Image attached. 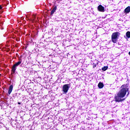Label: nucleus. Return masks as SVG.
I'll use <instances>...</instances> for the list:
<instances>
[{
    "label": "nucleus",
    "instance_id": "nucleus-7",
    "mask_svg": "<svg viewBox=\"0 0 130 130\" xmlns=\"http://www.w3.org/2000/svg\"><path fill=\"white\" fill-rule=\"evenodd\" d=\"M17 66H15V64H14L13 66H12V74H15V73H16V70H17Z\"/></svg>",
    "mask_w": 130,
    "mask_h": 130
},
{
    "label": "nucleus",
    "instance_id": "nucleus-4",
    "mask_svg": "<svg viewBox=\"0 0 130 130\" xmlns=\"http://www.w3.org/2000/svg\"><path fill=\"white\" fill-rule=\"evenodd\" d=\"M98 10L99 12H105V8H104V7H103L102 5H100L98 7Z\"/></svg>",
    "mask_w": 130,
    "mask_h": 130
},
{
    "label": "nucleus",
    "instance_id": "nucleus-9",
    "mask_svg": "<svg viewBox=\"0 0 130 130\" xmlns=\"http://www.w3.org/2000/svg\"><path fill=\"white\" fill-rule=\"evenodd\" d=\"M103 87H104V84H103V83L99 82V83L98 84V87L99 88V89H102Z\"/></svg>",
    "mask_w": 130,
    "mask_h": 130
},
{
    "label": "nucleus",
    "instance_id": "nucleus-14",
    "mask_svg": "<svg viewBox=\"0 0 130 130\" xmlns=\"http://www.w3.org/2000/svg\"><path fill=\"white\" fill-rule=\"evenodd\" d=\"M3 9V7H2V5H0V10H2Z\"/></svg>",
    "mask_w": 130,
    "mask_h": 130
},
{
    "label": "nucleus",
    "instance_id": "nucleus-10",
    "mask_svg": "<svg viewBox=\"0 0 130 130\" xmlns=\"http://www.w3.org/2000/svg\"><path fill=\"white\" fill-rule=\"evenodd\" d=\"M124 12H125V13H126L127 14H128V13H129V12H130V7L128 6L127 8H126L124 9Z\"/></svg>",
    "mask_w": 130,
    "mask_h": 130
},
{
    "label": "nucleus",
    "instance_id": "nucleus-5",
    "mask_svg": "<svg viewBox=\"0 0 130 130\" xmlns=\"http://www.w3.org/2000/svg\"><path fill=\"white\" fill-rule=\"evenodd\" d=\"M13 88H14V86H13V85H11L9 87L8 90V94L11 95V93H12V91H13Z\"/></svg>",
    "mask_w": 130,
    "mask_h": 130
},
{
    "label": "nucleus",
    "instance_id": "nucleus-1",
    "mask_svg": "<svg viewBox=\"0 0 130 130\" xmlns=\"http://www.w3.org/2000/svg\"><path fill=\"white\" fill-rule=\"evenodd\" d=\"M127 87V84H123L121 86L120 90L119 91L118 93L115 95L114 99L115 102L119 103V102H122V101H124V100H125V98H124V97H125L127 92H128L126 96H128V95H129ZM122 98L124 99H122Z\"/></svg>",
    "mask_w": 130,
    "mask_h": 130
},
{
    "label": "nucleus",
    "instance_id": "nucleus-17",
    "mask_svg": "<svg viewBox=\"0 0 130 130\" xmlns=\"http://www.w3.org/2000/svg\"><path fill=\"white\" fill-rule=\"evenodd\" d=\"M128 54L129 55H130V51L128 52Z\"/></svg>",
    "mask_w": 130,
    "mask_h": 130
},
{
    "label": "nucleus",
    "instance_id": "nucleus-3",
    "mask_svg": "<svg viewBox=\"0 0 130 130\" xmlns=\"http://www.w3.org/2000/svg\"><path fill=\"white\" fill-rule=\"evenodd\" d=\"M70 84H64L63 85L62 87V91L64 92V93H68V91H69V89H70Z\"/></svg>",
    "mask_w": 130,
    "mask_h": 130
},
{
    "label": "nucleus",
    "instance_id": "nucleus-18",
    "mask_svg": "<svg viewBox=\"0 0 130 130\" xmlns=\"http://www.w3.org/2000/svg\"><path fill=\"white\" fill-rule=\"evenodd\" d=\"M12 74H14V73H11V75H12Z\"/></svg>",
    "mask_w": 130,
    "mask_h": 130
},
{
    "label": "nucleus",
    "instance_id": "nucleus-16",
    "mask_svg": "<svg viewBox=\"0 0 130 130\" xmlns=\"http://www.w3.org/2000/svg\"><path fill=\"white\" fill-rule=\"evenodd\" d=\"M35 18H36V17L34 16V20H35Z\"/></svg>",
    "mask_w": 130,
    "mask_h": 130
},
{
    "label": "nucleus",
    "instance_id": "nucleus-15",
    "mask_svg": "<svg viewBox=\"0 0 130 130\" xmlns=\"http://www.w3.org/2000/svg\"><path fill=\"white\" fill-rule=\"evenodd\" d=\"M18 104H19V105H20L21 103H20V102H18Z\"/></svg>",
    "mask_w": 130,
    "mask_h": 130
},
{
    "label": "nucleus",
    "instance_id": "nucleus-13",
    "mask_svg": "<svg viewBox=\"0 0 130 130\" xmlns=\"http://www.w3.org/2000/svg\"><path fill=\"white\" fill-rule=\"evenodd\" d=\"M96 67H97V64L96 63H93V69H95V68H96Z\"/></svg>",
    "mask_w": 130,
    "mask_h": 130
},
{
    "label": "nucleus",
    "instance_id": "nucleus-8",
    "mask_svg": "<svg viewBox=\"0 0 130 130\" xmlns=\"http://www.w3.org/2000/svg\"><path fill=\"white\" fill-rule=\"evenodd\" d=\"M18 61L16 62L15 64H14L16 67H18V66H20V63H22V59L19 58Z\"/></svg>",
    "mask_w": 130,
    "mask_h": 130
},
{
    "label": "nucleus",
    "instance_id": "nucleus-11",
    "mask_svg": "<svg viewBox=\"0 0 130 130\" xmlns=\"http://www.w3.org/2000/svg\"><path fill=\"white\" fill-rule=\"evenodd\" d=\"M108 70V66H104L102 68V71L105 72V71H107Z\"/></svg>",
    "mask_w": 130,
    "mask_h": 130
},
{
    "label": "nucleus",
    "instance_id": "nucleus-6",
    "mask_svg": "<svg viewBox=\"0 0 130 130\" xmlns=\"http://www.w3.org/2000/svg\"><path fill=\"white\" fill-rule=\"evenodd\" d=\"M56 10H57V6H55L52 10V11H51V15H53V14H54V13H55V12L56 11Z\"/></svg>",
    "mask_w": 130,
    "mask_h": 130
},
{
    "label": "nucleus",
    "instance_id": "nucleus-12",
    "mask_svg": "<svg viewBox=\"0 0 130 130\" xmlns=\"http://www.w3.org/2000/svg\"><path fill=\"white\" fill-rule=\"evenodd\" d=\"M126 36L128 38H130V31H127L126 33Z\"/></svg>",
    "mask_w": 130,
    "mask_h": 130
},
{
    "label": "nucleus",
    "instance_id": "nucleus-2",
    "mask_svg": "<svg viewBox=\"0 0 130 130\" xmlns=\"http://www.w3.org/2000/svg\"><path fill=\"white\" fill-rule=\"evenodd\" d=\"M119 35H120V33L118 31H116L112 34L111 36V40L113 43H116V42H117Z\"/></svg>",
    "mask_w": 130,
    "mask_h": 130
}]
</instances>
